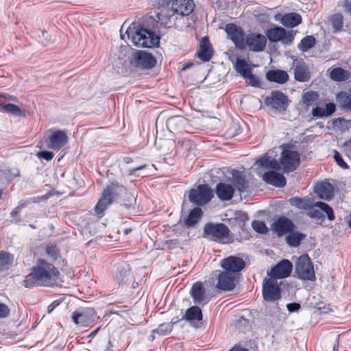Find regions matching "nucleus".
<instances>
[{"label":"nucleus","instance_id":"c03bdc74","mask_svg":"<svg viewBox=\"0 0 351 351\" xmlns=\"http://www.w3.org/2000/svg\"><path fill=\"white\" fill-rule=\"evenodd\" d=\"M176 322V321L171 323H162L160 324L157 328L153 330L152 332H156L161 335H167L172 331L173 324Z\"/></svg>","mask_w":351,"mask_h":351},{"label":"nucleus","instance_id":"72a5a7b5","mask_svg":"<svg viewBox=\"0 0 351 351\" xmlns=\"http://www.w3.org/2000/svg\"><path fill=\"white\" fill-rule=\"evenodd\" d=\"M203 319L202 311L199 306H193L189 308L182 317L189 322L191 321H201Z\"/></svg>","mask_w":351,"mask_h":351},{"label":"nucleus","instance_id":"37998d69","mask_svg":"<svg viewBox=\"0 0 351 351\" xmlns=\"http://www.w3.org/2000/svg\"><path fill=\"white\" fill-rule=\"evenodd\" d=\"M315 207L319 208V210L321 212L322 211L324 212L326 214L327 217L330 221H333L335 219L334 211H333L332 207L330 206L328 204L322 202H317L315 203Z\"/></svg>","mask_w":351,"mask_h":351},{"label":"nucleus","instance_id":"ddd939ff","mask_svg":"<svg viewBox=\"0 0 351 351\" xmlns=\"http://www.w3.org/2000/svg\"><path fill=\"white\" fill-rule=\"evenodd\" d=\"M45 142L48 149L58 152L68 143V136L64 131L58 130L52 132Z\"/></svg>","mask_w":351,"mask_h":351},{"label":"nucleus","instance_id":"8fccbe9b","mask_svg":"<svg viewBox=\"0 0 351 351\" xmlns=\"http://www.w3.org/2000/svg\"><path fill=\"white\" fill-rule=\"evenodd\" d=\"M334 153V156H333V158H334V160L336 162V163L342 169H348L349 168V166L348 165V164L343 160V158H342V156L341 155V154L337 151V150H334L333 152Z\"/></svg>","mask_w":351,"mask_h":351},{"label":"nucleus","instance_id":"0eeeda50","mask_svg":"<svg viewBox=\"0 0 351 351\" xmlns=\"http://www.w3.org/2000/svg\"><path fill=\"white\" fill-rule=\"evenodd\" d=\"M262 294L266 302H275L279 300L282 295L277 280L274 278H265L263 282Z\"/></svg>","mask_w":351,"mask_h":351},{"label":"nucleus","instance_id":"09e8293b","mask_svg":"<svg viewBox=\"0 0 351 351\" xmlns=\"http://www.w3.org/2000/svg\"><path fill=\"white\" fill-rule=\"evenodd\" d=\"M46 253L53 261H56L59 256V251L56 245L51 244L46 247Z\"/></svg>","mask_w":351,"mask_h":351},{"label":"nucleus","instance_id":"dca6fc26","mask_svg":"<svg viewBox=\"0 0 351 351\" xmlns=\"http://www.w3.org/2000/svg\"><path fill=\"white\" fill-rule=\"evenodd\" d=\"M96 317V313L93 308H86L80 311H74L72 320L76 325L88 326L95 320Z\"/></svg>","mask_w":351,"mask_h":351},{"label":"nucleus","instance_id":"2f4dec72","mask_svg":"<svg viewBox=\"0 0 351 351\" xmlns=\"http://www.w3.org/2000/svg\"><path fill=\"white\" fill-rule=\"evenodd\" d=\"M232 181L234 186L240 193H243L248 189V183L245 179L243 172L234 171Z\"/></svg>","mask_w":351,"mask_h":351},{"label":"nucleus","instance_id":"473e14b6","mask_svg":"<svg viewBox=\"0 0 351 351\" xmlns=\"http://www.w3.org/2000/svg\"><path fill=\"white\" fill-rule=\"evenodd\" d=\"M130 277V269L128 265L118 267L114 275V280L119 285H124L128 282Z\"/></svg>","mask_w":351,"mask_h":351},{"label":"nucleus","instance_id":"603ef678","mask_svg":"<svg viewBox=\"0 0 351 351\" xmlns=\"http://www.w3.org/2000/svg\"><path fill=\"white\" fill-rule=\"evenodd\" d=\"M273 158H274L272 156H269L268 154H265L263 156H262L258 160H257L256 164H258L261 167L267 168Z\"/></svg>","mask_w":351,"mask_h":351},{"label":"nucleus","instance_id":"ea45409f","mask_svg":"<svg viewBox=\"0 0 351 351\" xmlns=\"http://www.w3.org/2000/svg\"><path fill=\"white\" fill-rule=\"evenodd\" d=\"M333 29V32H337L342 29L343 25V17L341 14H332L329 19Z\"/></svg>","mask_w":351,"mask_h":351},{"label":"nucleus","instance_id":"f03ea898","mask_svg":"<svg viewBox=\"0 0 351 351\" xmlns=\"http://www.w3.org/2000/svg\"><path fill=\"white\" fill-rule=\"evenodd\" d=\"M125 34L130 43L137 47H152L159 44L160 38L151 31L143 28L140 24L133 23Z\"/></svg>","mask_w":351,"mask_h":351},{"label":"nucleus","instance_id":"052dcab7","mask_svg":"<svg viewBox=\"0 0 351 351\" xmlns=\"http://www.w3.org/2000/svg\"><path fill=\"white\" fill-rule=\"evenodd\" d=\"M60 302L58 300L53 301L51 304H49L47 307V311L49 313H51L59 304Z\"/></svg>","mask_w":351,"mask_h":351},{"label":"nucleus","instance_id":"7ed1b4c3","mask_svg":"<svg viewBox=\"0 0 351 351\" xmlns=\"http://www.w3.org/2000/svg\"><path fill=\"white\" fill-rule=\"evenodd\" d=\"M124 191L123 185L118 182L108 184L102 191L101 196L95 206L96 215L101 217L108 206L119 198Z\"/></svg>","mask_w":351,"mask_h":351},{"label":"nucleus","instance_id":"a878e982","mask_svg":"<svg viewBox=\"0 0 351 351\" xmlns=\"http://www.w3.org/2000/svg\"><path fill=\"white\" fill-rule=\"evenodd\" d=\"M263 180L269 184L276 187H284L286 184L285 177L274 171H268L263 175Z\"/></svg>","mask_w":351,"mask_h":351},{"label":"nucleus","instance_id":"1a4fd4ad","mask_svg":"<svg viewBox=\"0 0 351 351\" xmlns=\"http://www.w3.org/2000/svg\"><path fill=\"white\" fill-rule=\"evenodd\" d=\"M289 202L293 206L307 210L306 215L311 218L321 219L324 217L322 213L317 208H315V204H313L310 198L294 197L289 199Z\"/></svg>","mask_w":351,"mask_h":351},{"label":"nucleus","instance_id":"e2e57ef3","mask_svg":"<svg viewBox=\"0 0 351 351\" xmlns=\"http://www.w3.org/2000/svg\"><path fill=\"white\" fill-rule=\"evenodd\" d=\"M343 6L347 9V11L351 14V1L349 0H343Z\"/></svg>","mask_w":351,"mask_h":351},{"label":"nucleus","instance_id":"774afa93","mask_svg":"<svg viewBox=\"0 0 351 351\" xmlns=\"http://www.w3.org/2000/svg\"><path fill=\"white\" fill-rule=\"evenodd\" d=\"M100 328H97V329H95V330H93V332H91L89 335H88V337H95L97 333L98 332V331L99 330Z\"/></svg>","mask_w":351,"mask_h":351},{"label":"nucleus","instance_id":"6e6552de","mask_svg":"<svg viewBox=\"0 0 351 351\" xmlns=\"http://www.w3.org/2000/svg\"><path fill=\"white\" fill-rule=\"evenodd\" d=\"M264 102L268 108L280 113L286 111L289 106L288 97L279 90H273L265 98Z\"/></svg>","mask_w":351,"mask_h":351},{"label":"nucleus","instance_id":"680f3d73","mask_svg":"<svg viewBox=\"0 0 351 351\" xmlns=\"http://www.w3.org/2000/svg\"><path fill=\"white\" fill-rule=\"evenodd\" d=\"M237 219L243 223L249 219L248 215L245 213H241L237 215Z\"/></svg>","mask_w":351,"mask_h":351},{"label":"nucleus","instance_id":"bb28decb","mask_svg":"<svg viewBox=\"0 0 351 351\" xmlns=\"http://www.w3.org/2000/svg\"><path fill=\"white\" fill-rule=\"evenodd\" d=\"M213 56V51L209 39L207 36L202 38L199 49L197 52L198 58L203 62H208Z\"/></svg>","mask_w":351,"mask_h":351},{"label":"nucleus","instance_id":"3c124183","mask_svg":"<svg viewBox=\"0 0 351 351\" xmlns=\"http://www.w3.org/2000/svg\"><path fill=\"white\" fill-rule=\"evenodd\" d=\"M25 206L24 203H21L18 206H16L10 213V216L12 219V221L15 223H18L21 221V218L19 217V213L22 209Z\"/></svg>","mask_w":351,"mask_h":351},{"label":"nucleus","instance_id":"f704fd0d","mask_svg":"<svg viewBox=\"0 0 351 351\" xmlns=\"http://www.w3.org/2000/svg\"><path fill=\"white\" fill-rule=\"evenodd\" d=\"M305 238L306 235L304 234L292 231L286 237V242L289 246L296 247L300 245L301 241Z\"/></svg>","mask_w":351,"mask_h":351},{"label":"nucleus","instance_id":"aec40b11","mask_svg":"<svg viewBox=\"0 0 351 351\" xmlns=\"http://www.w3.org/2000/svg\"><path fill=\"white\" fill-rule=\"evenodd\" d=\"M134 64L137 67L152 69L156 66V60L149 53L139 51L133 55Z\"/></svg>","mask_w":351,"mask_h":351},{"label":"nucleus","instance_id":"2eb2a0df","mask_svg":"<svg viewBox=\"0 0 351 351\" xmlns=\"http://www.w3.org/2000/svg\"><path fill=\"white\" fill-rule=\"evenodd\" d=\"M226 32L237 48L243 49L246 47L245 34L240 27L233 23H229L226 26Z\"/></svg>","mask_w":351,"mask_h":351},{"label":"nucleus","instance_id":"9d476101","mask_svg":"<svg viewBox=\"0 0 351 351\" xmlns=\"http://www.w3.org/2000/svg\"><path fill=\"white\" fill-rule=\"evenodd\" d=\"M280 159L284 173L293 172L300 165V154L297 151L284 148Z\"/></svg>","mask_w":351,"mask_h":351},{"label":"nucleus","instance_id":"bf43d9fd","mask_svg":"<svg viewBox=\"0 0 351 351\" xmlns=\"http://www.w3.org/2000/svg\"><path fill=\"white\" fill-rule=\"evenodd\" d=\"M147 167L146 165H141L138 167H136V168H133V169H130L128 170V174L132 176V175H136V172L137 171H139V170H142V169H145Z\"/></svg>","mask_w":351,"mask_h":351},{"label":"nucleus","instance_id":"423d86ee","mask_svg":"<svg viewBox=\"0 0 351 351\" xmlns=\"http://www.w3.org/2000/svg\"><path fill=\"white\" fill-rule=\"evenodd\" d=\"M295 270L298 278L300 280L308 281L316 280L313 264L308 254H302L298 258Z\"/></svg>","mask_w":351,"mask_h":351},{"label":"nucleus","instance_id":"7c9ffc66","mask_svg":"<svg viewBox=\"0 0 351 351\" xmlns=\"http://www.w3.org/2000/svg\"><path fill=\"white\" fill-rule=\"evenodd\" d=\"M336 110V106L333 103H328L326 108L317 106L312 110V115L314 117L322 118L331 116Z\"/></svg>","mask_w":351,"mask_h":351},{"label":"nucleus","instance_id":"412c9836","mask_svg":"<svg viewBox=\"0 0 351 351\" xmlns=\"http://www.w3.org/2000/svg\"><path fill=\"white\" fill-rule=\"evenodd\" d=\"M272 229L278 236L292 232L295 228L293 222L286 217H280L271 225Z\"/></svg>","mask_w":351,"mask_h":351},{"label":"nucleus","instance_id":"cd10ccee","mask_svg":"<svg viewBox=\"0 0 351 351\" xmlns=\"http://www.w3.org/2000/svg\"><path fill=\"white\" fill-rule=\"evenodd\" d=\"M215 193L220 200L228 201L233 197L234 188L231 184L219 182L216 186Z\"/></svg>","mask_w":351,"mask_h":351},{"label":"nucleus","instance_id":"39448f33","mask_svg":"<svg viewBox=\"0 0 351 351\" xmlns=\"http://www.w3.org/2000/svg\"><path fill=\"white\" fill-rule=\"evenodd\" d=\"M210 187L206 184L198 185L189 192V200L197 207L203 206L209 203L213 197Z\"/></svg>","mask_w":351,"mask_h":351},{"label":"nucleus","instance_id":"a18cd8bd","mask_svg":"<svg viewBox=\"0 0 351 351\" xmlns=\"http://www.w3.org/2000/svg\"><path fill=\"white\" fill-rule=\"evenodd\" d=\"M12 261V258L9 253L3 251L0 252V271L7 269Z\"/></svg>","mask_w":351,"mask_h":351},{"label":"nucleus","instance_id":"0e129e2a","mask_svg":"<svg viewBox=\"0 0 351 351\" xmlns=\"http://www.w3.org/2000/svg\"><path fill=\"white\" fill-rule=\"evenodd\" d=\"M173 0H159L158 3L160 6L164 7L169 5Z\"/></svg>","mask_w":351,"mask_h":351},{"label":"nucleus","instance_id":"9b49d317","mask_svg":"<svg viewBox=\"0 0 351 351\" xmlns=\"http://www.w3.org/2000/svg\"><path fill=\"white\" fill-rule=\"evenodd\" d=\"M266 38L271 43H276L282 41L283 44L290 45L293 40V35L291 32H287L281 27H275L268 29L266 32Z\"/></svg>","mask_w":351,"mask_h":351},{"label":"nucleus","instance_id":"b1692460","mask_svg":"<svg viewBox=\"0 0 351 351\" xmlns=\"http://www.w3.org/2000/svg\"><path fill=\"white\" fill-rule=\"evenodd\" d=\"M190 295L195 304H205L208 302L205 289L201 282H196L193 285Z\"/></svg>","mask_w":351,"mask_h":351},{"label":"nucleus","instance_id":"6e6d98bb","mask_svg":"<svg viewBox=\"0 0 351 351\" xmlns=\"http://www.w3.org/2000/svg\"><path fill=\"white\" fill-rule=\"evenodd\" d=\"M281 167L282 165L280 164V160L278 161L275 158H273L266 169L280 170L281 169Z\"/></svg>","mask_w":351,"mask_h":351},{"label":"nucleus","instance_id":"4d7b16f0","mask_svg":"<svg viewBox=\"0 0 351 351\" xmlns=\"http://www.w3.org/2000/svg\"><path fill=\"white\" fill-rule=\"evenodd\" d=\"M10 313L8 306L3 303H0V318L6 317Z\"/></svg>","mask_w":351,"mask_h":351},{"label":"nucleus","instance_id":"13d9d810","mask_svg":"<svg viewBox=\"0 0 351 351\" xmlns=\"http://www.w3.org/2000/svg\"><path fill=\"white\" fill-rule=\"evenodd\" d=\"M287 308L289 312H296L300 308V304L296 302L289 303L287 304Z\"/></svg>","mask_w":351,"mask_h":351},{"label":"nucleus","instance_id":"5fc2aeb1","mask_svg":"<svg viewBox=\"0 0 351 351\" xmlns=\"http://www.w3.org/2000/svg\"><path fill=\"white\" fill-rule=\"evenodd\" d=\"M36 156L38 158L44 159L47 161H50L53 158L54 154L53 152L49 151H40L36 154Z\"/></svg>","mask_w":351,"mask_h":351},{"label":"nucleus","instance_id":"f257e3e1","mask_svg":"<svg viewBox=\"0 0 351 351\" xmlns=\"http://www.w3.org/2000/svg\"><path fill=\"white\" fill-rule=\"evenodd\" d=\"M60 272L51 263L44 259H38L31 272L25 277L23 285L29 289L36 287H52L56 283Z\"/></svg>","mask_w":351,"mask_h":351},{"label":"nucleus","instance_id":"a19ab883","mask_svg":"<svg viewBox=\"0 0 351 351\" xmlns=\"http://www.w3.org/2000/svg\"><path fill=\"white\" fill-rule=\"evenodd\" d=\"M234 69L240 73L243 77H246L251 72L249 64L242 59H237L235 62Z\"/></svg>","mask_w":351,"mask_h":351},{"label":"nucleus","instance_id":"338daca9","mask_svg":"<svg viewBox=\"0 0 351 351\" xmlns=\"http://www.w3.org/2000/svg\"><path fill=\"white\" fill-rule=\"evenodd\" d=\"M123 162L125 164H130L133 162V160L131 157L127 156L123 158Z\"/></svg>","mask_w":351,"mask_h":351},{"label":"nucleus","instance_id":"393cba45","mask_svg":"<svg viewBox=\"0 0 351 351\" xmlns=\"http://www.w3.org/2000/svg\"><path fill=\"white\" fill-rule=\"evenodd\" d=\"M276 20H280V23L288 28L298 26L302 23V16L295 12H291L281 16L280 14L275 16Z\"/></svg>","mask_w":351,"mask_h":351},{"label":"nucleus","instance_id":"20e7f679","mask_svg":"<svg viewBox=\"0 0 351 351\" xmlns=\"http://www.w3.org/2000/svg\"><path fill=\"white\" fill-rule=\"evenodd\" d=\"M203 232L204 237L212 241L222 243H230L232 242L230 230L228 227L223 223H207L204 225Z\"/></svg>","mask_w":351,"mask_h":351},{"label":"nucleus","instance_id":"c756f323","mask_svg":"<svg viewBox=\"0 0 351 351\" xmlns=\"http://www.w3.org/2000/svg\"><path fill=\"white\" fill-rule=\"evenodd\" d=\"M266 79L269 82L282 84L288 81L289 75L285 71L269 70L266 73Z\"/></svg>","mask_w":351,"mask_h":351},{"label":"nucleus","instance_id":"4468645a","mask_svg":"<svg viewBox=\"0 0 351 351\" xmlns=\"http://www.w3.org/2000/svg\"><path fill=\"white\" fill-rule=\"evenodd\" d=\"M294 79L300 82H306L311 80V73L308 66L302 59H294L291 66Z\"/></svg>","mask_w":351,"mask_h":351},{"label":"nucleus","instance_id":"e433bc0d","mask_svg":"<svg viewBox=\"0 0 351 351\" xmlns=\"http://www.w3.org/2000/svg\"><path fill=\"white\" fill-rule=\"evenodd\" d=\"M174 14L172 8L169 9H161L160 12L156 14L158 22L161 25H165L170 21L171 17Z\"/></svg>","mask_w":351,"mask_h":351},{"label":"nucleus","instance_id":"4c0bfd02","mask_svg":"<svg viewBox=\"0 0 351 351\" xmlns=\"http://www.w3.org/2000/svg\"><path fill=\"white\" fill-rule=\"evenodd\" d=\"M316 40L313 36H306L304 37L298 44V49L302 52H306L313 48L315 45Z\"/></svg>","mask_w":351,"mask_h":351},{"label":"nucleus","instance_id":"de8ad7c7","mask_svg":"<svg viewBox=\"0 0 351 351\" xmlns=\"http://www.w3.org/2000/svg\"><path fill=\"white\" fill-rule=\"evenodd\" d=\"M4 111L7 112H10L14 115H21L22 113V110L21 108L15 104H7L2 106Z\"/></svg>","mask_w":351,"mask_h":351},{"label":"nucleus","instance_id":"5701e85b","mask_svg":"<svg viewBox=\"0 0 351 351\" xmlns=\"http://www.w3.org/2000/svg\"><path fill=\"white\" fill-rule=\"evenodd\" d=\"M315 192L317 196L324 200L331 199L335 195L333 186L328 181H322L315 186Z\"/></svg>","mask_w":351,"mask_h":351},{"label":"nucleus","instance_id":"4be33fe9","mask_svg":"<svg viewBox=\"0 0 351 351\" xmlns=\"http://www.w3.org/2000/svg\"><path fill=\"white\" fill-rule=\"evenodd\" d=\"M172 10L174 14L180 16H189L195 8L193 0H175L172 2Z\"/></svg>","mask_w":351,"mask_h":351},{"label":"nucleus","instance_id":"f8f14e48","mask_svg":"<svg viewBox=\"0 0 351 351\" xmlns=\"http://www.w3.org/2000/svg\"><path fill=\"white\" fill-rule=\"evenodd\" d=\"M245 266L244 260L235 256H230L221 261V267L223 271H228L237 277H239L240 271Z\"/></svg>","mask_w":351,"mask_h":351},{"label":"nucleus","instance_id":"6ab92c4d","mask_svg":"<svg viewBox=\"0 0 351 351\" xmlns=\"http://www.w3.org/2000/svg\"><path fill=\"white\" fill-rule=\"evenodd\" d=\"M238 277L228 271H221L217 278L216 288L224 291H230L234 289Z\"/></svg>","mask_w":351,"mask_h":351},{"label":"nucleus","instance_id":"c85d7f7f","mask_svg":"<svg viewBox=\"0 0 351 351\" xmlns=\"http://www.w3.org/2000/svg\"><path fill=\"white\" fill-rule=\"evenodd\" d=\"M203 210L199 207H195L190 210L186 218H184L183 223L186 228H190L194 227L202 219Z\"/></svg>","mask_w":351,"mask_h":351},{"label":"nucleus","instance_id":"69168bd1","mask_svg":"<svg viewBox=\"0 0 351 351\" xmlns=\"http://www.w3.org/2000/svg\"><path fill=\"white\" fill-rule=\"evenodd\" d=\"M230 351H249L246 348H241L240 346H234Z\"/></svg>","mask_w":351,"mask_h":351},{"label":"nucleus","instance_id":"a211bd4d","mask_svg":"<svg viewBox=\"0 0 351 351\" xmlns=\"http://www.w3.org/2000/svg\"><path fill=\"white\" fill-rule=\"evenodd\" d=\"M245 43L250 51L261 52L265 50L267 44L265 36L258 33H250L247 35Z\"/></svg>","mask_w":351,"mask_h":351},{"label":"nucleus","instance_id":"f3484780","mask_svg":"<svg viewBox=\"0 0 351 351\" xmlns=\"http://www.w3.org/2000/svg\"><path fill=\"white\" fill-rule=\"evenodd\" d=\"M293 269V265L288 259H283L276 264L271 269L267 272L270 278L274 279L285 278L290 276Z\"/></svg>","mask_w":351,"mask_h":351},{"label":"nucleus","instance_id":"58836bf2","mask_svg":"<svg viewBox=\"0 0 351 351\" xmlns=\"http://www.w3.org/2000/svg\"><path fill=\"white\" fill-rule=\"evenodd\" d=\"M348 73L341 67H337L330 73V77L336 82L345 81L348 78Z\"/></svg>","mask_w":351,"mask_h":351},{"label":"nucleus","instance_id":"864d4df0","mask_svg":"<svg viewBox=\"0 0 351 351\" xmlns=\"http://www.w3.org/2000/svg\"><path fill=\"white\" fill-rule=\"evenodd\" d=\"M244 78L247 79L248 80V83L254 87H260L261 86V81L258 78V77L253 75L252 72L250 73L249 75H247L246 77H244Z\"/></svg>","mask_w":351,"mask_h":351},{"label":"nucleus","instance_id":"c9c22d12","mask_svg":"<svg viewBox=\"0 0 351 351\" xmlns=\"http://www.w3.org/2000/svg\"><path fill=\"white\" fill-rule=\"evenodd\" d=\"M337 101L341 108L346 111H351V95L341 92L337 95Z\"/></svg>","mask_w":351,"mask_h":351},{"label":"nucleus","instance_id":"49530a36","mask_svg":"<svg viewBox=\"0 0 351 351\" xmlns=\"http://www.w3.org/2000/svg\"><path fill=\"white\" fill-rule=\"evenodd\" d=\"M252 228L258 233L265 234L267 232V228L264 221L254 220L252 222Z\"/></svg>","mask_w":351,"mask_h":351},{"label":"nucleus","instance_id":"79ce46f5","mask_svg":"<svg viewBox=\"0 0 351 351\" xmlns=\"http://www.w3.org/2000/svg\"><path fill=\"white\" fill-rule=\"evenodd\" d=\"M318 98L319 95L316 91H307L302 95V102L306 106H309L315 104Z\"/></svg>","mask_w":351,"mask_h":351}]
</instances>
